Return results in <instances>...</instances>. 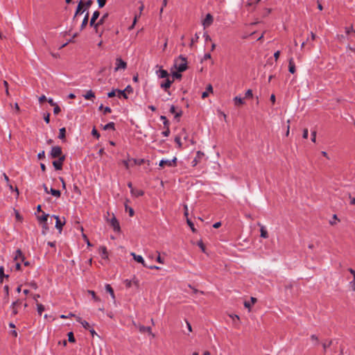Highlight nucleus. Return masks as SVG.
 Returning a JSON list of instances; mask_svg holds the SVG:
<instances>
[{
  "label": "nucleus",
  "mask_w": 355,
  "mask_h": 355,
  "mask_svg": "<svg viewBox=\"0 0 355 355\" xmlns=\"http://www.w3.org/2000/svg\"><path fill=\"white\" fill-rule=\"evenodd\" d=\"M73 191H74L76 193H77V194H78V195H80V194H81V191H80V189L78 188V187L77 185H76V184H74V185H73Z\"/></svg>",
  "instance_id": "obj_59"
},
{
  "label": "nucleus",
  "mask_w": 355,
  "mask_h": 355,
  "mask_svg": "<svg viewBox=\"0 0 355 355\" xmlns=\"http://www.w3.org/2000/svg\"><path fill=\"white\" fill-rule=\"evenodd\" d=\"M130 193L132 196H133L135 197H140V196H144V192L142 190L137 189L135 188V189H132L130 190Z\"/></svg>",
  "instance_id": "obj_17"
},
{
  "label": "nucleus",
  "mask_w": 355,
  "mask_h": 355,
  "mask_svg": "<svg viewBox=\"0 0 355 355\" xmlns=\"http://www.w3.org/2000/svg\"><path fill=\"white\" fill-rule=\"evenodd\" d=\"M92 3H93V1H92V0H87V1L85 3V4H84V6H85V10H86L87 9H88V8L91 6V5H92Z\"/></svg>",
  "instance_id": "obj_58"
},
{
  "label": "nucleus",
  "mask_w": 355,
  "mask_h": 355,
  "mask_svg": "<svg viewBox=\"0 0 355 355\" xmlns=\"http://www.w3.org/2000/svg\"><path fill=\"white\" fill-rule=\"evenodd\" d=\"M331 340L327 341L322 343V347L324 352H326L327 349L331 345Z\"/></svg>",
  "instance_id": "obj_47"
},
{
  "label": "nucleus",
  "mask_w": 355,
  "mask_h": 355,
  "mask_svg": "<svg viewBox=\"0 0 355 355\" xmlns=\"http://www.w3.org/2000/svg\"><path fill=\"white\" fill-rule=\"evenodd\" d=\"M111 112H112V109L110 107L106 106L103 108V114H104L111 113Z\"/></svg>",
  "instance_id": "obj_61"
},
{
  "label": "nucleus",
  "mask_w": 355,
  "mask_h": 355,
  "mask_svg": "<svg viewBox=\"0 0 355 355\" xmlns=\"http://www.w3.org/2000/svg\"><path fill=\"white\" fill-rule=\"evenodd\" d=\"M124 283L125 284L126 288H130L132 284H135L136 286L139 285V281L135 277H134L132 279H125L124 281Z\"/></svg>",
  "instance_id": "obj_13"
},
{
  "label": "nucleus",
  "mask_w": 355,
  "mask_h": 355,
  "mask_svg": "<svg viewBox=\"0 0 355 355\" xmlns=\"http://www.w3.org/2000/svg\"><path fill=\"white\" fill-rule=\"evenodd\" d=\"M130 255L132 257L134 260H135L138 263H141L144 267L147 266V264L146 263L144 259L141 255L137 254L135 252H131Z\"/></svg>",
  "instance_id": "obj_10"
},
{
  "label": "nucleus",
  "mask_w": 355,
  "mask_h": 355,
  "mask_svg": "<svg viewBox=\"0 0 355 355\" xmlns=\"http://www.w3.org/2000/svg\"><path fill=\"white\" fill-rule=\"evenodd\" d=\"M89 295H92V299L95 301V302H100L101 301V299L96 296L95 292L94 291H92V290H88L87 291Z\"/></svg>",
  "instance_id": "obj_35"
},
{
  "label": "nucleus",
  "mask_w": 355,
  "mask_h": 355,
  "mask_svg": "<svg viewBox=\"0 0 355 355\" xmlns=\"http://www.w3.org/2000/svg\"><path fill=\"white\" fill-rule=\"evenodd\" d=\"M44 121H45L46 123H49V122H50V114L47 113V114L44 116Z\"/></svg>",
  "instance_id": "obj_63"
},
{
  "label": "nucleus",
  "mask_w": 355,
  "mask_h": 355,
  "mask_svg": "<svg viewBox=\"0 0 355 355\" xmlns=\"http://www.w3.org/2000/svg\"><path fill=\"white\" fill-rule=\"evenodd\" d=\"M17 303V301L13 302L11 304V308H12V314L13 315H16L18 313L17 310L15 308V306Z\"/></svg>",
  "instance_id": "obj_57"
},
{
  "label": "nucleus",
  "mask_w": 355,
  "mask_h": 355,
  "mask_svg": "<svg viewBox=\"0 0 355 355\" xmlns=\"http://www.w3.org/2000/svg\"><path fill=\"white\" fill-rule=\"evenodd\" d=\"M37 311L38 314L41 315L44 311V306L42 304H37Z\"/></svg>",
  "instance_id": "obj_38"
},
{
  "label": "nucleus",
  "mask_w": 355,
  "mask_h": 355,
  "mask_svg": "<svg viewBox=\"0 0 355 355\" xmlns=\"http://www.w3.org/2000/svg\"><path fill=\"white\" fill-rule=\"evenodd\" d=\"M352 32L355 34V31H354L353 26H349V27H345V33L347 35L349 34Z\"/></svg>",
  "instance_id": "obj_50"
},
{
  "label": "nucleus",
  "mask_w": 355,
  "mask_h": 355,
  "mask_svg": "<svg viewBox=\"0 0 355 355\" xmlns=\"http://www.w3.org/2000/svg\"><path fill=\"white\" fill-rule=\"evenodd\" d=\"M165 130L162 132V135L164 136V137H168L169 135H170V129H169V127H166L164 128Z\"/></svg>",
  "instance_id": "obj_46"
},
{
  "label": "nucleus",
  "mask_w": 355,
  "mask_h": 355,
  "mask_svg": "<svg viewBox=\"0 0 355 355\" xmlns=\"http://www.w3.org/2000/svg\"><path fill=\"white\" fill-rule=\"evenodd\" d=\"M252 96H253V94H252V89H249L245 92V98H251V97H252Z\"/></svg>",
  "instance_id": "obj_53"
},
{
  "label": "nucleus",
  "mask_w": 355,
  "mask_h": 355,
  "mask_svg": "<svg viewBox=\"0 0 355 355\" xmlns=\"http://www.w3.org/2000/svg\"><path fill=\"white\" fill-rule=\"evenodd\" d=\"M250 300H251V302L245 301L244 302V306L245 308L250 309L252 304H254L257 302V298H255L254 297H251Z\"/></svg>",
  "instance_id": "obj_22"
},
{
  "label": "nucleus",
  "mask_w": 355,
  "mask_h": 355,
  "mask_svg": "<svg viewBox=\"0 0 355 355\" xmlns=\"http://www.w3.org/2000/svg\"><path fill=\"white\" fill-rule=\"evenodd\" d=\"M177 162V158L174 157L172 159H162L159 161V166L160 167H168L175 166Z\"/></svg>",
  "instance_id": "obj_2"
},
{
  "label": "nucleus",
  "mask_w": 355,
  "mask_h": 355,
  "mask_svg": "<svg viewBox=\"0 0 355 355\" xmlns=\"http://www.w3.org/2000/svg\"><path fill=\"white\" fill-rule=\"evenodd\" d=\"M213 92V87L211 84L207 86L206 91L202 93V98H205L209 96V94Z\"/></svg>",
  "instance_id": "obj_19"
},
{
  "label": "nucleus",
  "mask_w": 355,
  "mask_h": 355,
  "mask_svg": "<svg viewBox=\"0 0 355 355\" xmlns=\"http://www.w3.org/2000/svg\"><path fill=\"white\" fill-rule=\"evenodd\" d=\"M288 71L291 73H294L296 71L294 59L293 58L288 60Z\"/></svg>",
  "instance_id": "obj_15"
},
{
  "label": "nucleus",
  "mask_w": 355,
  "mask_h": 355,
  "mask_svg": "<svg viewBox=\"0 0 355 355\" xmlns=\"http://www.w3.org/2000/svg\"><path fill=\"white\" fill-rule=\"evenodd\" d=\"M62 164L59 160H54L53 162V166L55 170H61L62 168Z\"/></svg>",
  "instance_id": "obj_25"
},
{
  "label": "nucleus",
  "mask_w": 355,
  "mask_h": 355,
  "mask_svg": "<svg viewBox=\"0 0 355 355\" xmlns=\"http://www.w3.org/2000/svg\"><path fill=\"white\" fill-rule=\"evenodd\" d=\"M67 336H68V340H69V342H70V343H74L75 342V338H74V336H73V333L72 331H69L67 334Z\"/></svg>",
  "instance_id": "obj_42"
},
{
  "label": "nucleus",
  "mask_w": 355,
  "mask_h": 355,
  "mask_svg": "<svg viewBox=\"0 0 355 355\" xmlns=\"http://www.w3.org/2000/svg\"><path fill=\"white\" fill-rule=\"evenodd\" d=\"M311 339L312 340V341L313 342V344L315 345H318V343H319L318 338L315 335H314V334L311 335Z\"/></svg>",
  "instance_id": "obj_48"
},
{
  "label": "nucleus",
  "mask_w": 355,
  "mask_h": 355,
  "mask_svg": "<svg viewBox=\"0 0 355 355\" xmlns=\"http://www.w3.org/2000/svg\"><path fill=\"white\" fill-rule=\"evenodd\" d=\"M139 331L141 333L148 332L149 334H151V327H150L140 325L139 327Z\"/></svg>",
  "instance_id": "obj_27"
},
{
  "label": "nucleus",
  "mask_w": 355,
  "mask_h": 355,
  "mask_svg": "<svg viewBox=\"0 0 355 355\" xmlns=\"http://www.w3.org/2000/svg\"><path fill=\"white\" fill-rule=\"evenodd\" d=\"M97 2L98 4V7L101 8L105 6L106 3V0H97Z\"/></svg>",
  "instance_id": "obj_56"
},
{
  "label": "nucleus",
  "mask_w": 355,
  "mask_h": 355,
  "mask_svg": "<svg viewBox=\"0 0 355 355\" xmlns=\"http://www.w3.org/2000/svg\"><path fill=\"white\" fill-rule=\"evenodd\" d=\"M65 135H66V129H65V128H60L59 130L58 138L60 139H65Z\"/></svg>",
  "instance_id": "obj_34"
},
{
  "label": "nucleus",
  "mask_w": 355,
  "mask_h": 355,
  "mask_svg": "<svg viewBox=\"0 0 355 355\" xmlns=\"http://www.w3.org/2000/svg\"><path fill=\"white\" fill-rule=\"evenodd\" d=\"M173 83V80H171L170 79H168V78H166V79L165 80L164 82H162L161 84H160V87L164 89L165 91L167 90V89H168L171 84Z\"/></svg>",
  "instance_id": "obj_16"
},
{
  "label": "nucleus",
  "mask_w": 355,
  "mask_h": 355,
  "mask_svg": "<svg viewBox=\"0 0 355 355\" xmlns=\"http://www.w3.org/2000/svg\"><path fill=\"white\" fill-rule=\"evenodd\" d=\"M45 157V152L44 150H42L41 152H40L38 154H37V158L39 159H42Z\"/></svg>",
  "instance_id": "obj_60"
},
{
  "label": "nucleus",
  "mask_w": 355,
  "mask_h": 355,
  "mask_svg": "<svg viewBox=\"0 0 355 355\" xmlns=\"http://www.w3.org/2000/svg\"><path fill=\"white\" fill-rule=\"evenodd\" d=\"M49 230V227H48V225L46 223H44V224L42 225V234H46V232Z\"/></svg>",
  "instance_id": "obj_49"
},
{
  "label": "nucleus",
  "mask_w": 355,
  "mask_h": 355,
  "mask_svg": "<svg viewBox=\"0 0 355 355\" xmlns=\"http://www.w3.org/2000/svg\"><path fill=\"white\" fill-rule=\"evenodd\" d=\"M110 224L112 227L114 232L118 233L120 232L121 227L119 222L114 216H113V217L110 220Z\"/></svg>",
  "instance_id": "obj_7"
},
{
  "label": "nucleus",
  "mask_w": 355,
  "mask_h": 355,
  "mask_svg": "<svg viewBox=\"0 0 355 355\" xmlns=\"http://www.w3.org/2000/svg\"><path fill=\"white\" fill-rule=\"evenodd\" d=\"M127 68V63L122 60L121 58H117L116 59L114 71H117L120 69H125Z\"/></svg>",
  "instance_id": "obj_6"
},
{
  "label": "nucleus",
  "mask_w": 355,
  "mask_h": 355,
  "mask_svg": "<svg viewBox=\"0 0 355 355\" xmlns=\"http://www.w3.org/2000/svg\"><path fill=\"white\" fill-rule=\"evenodd\" d=\"M204 155V153L200 150L197 151L195 158L191 161V166L193 167L196 166Z\"/></svg>",
  "instance_id": "obj_9"
},
{
  "label": "nucleus",
  "mask_w": 355,
  "mask_h": 355,
  "mask_svg": "<svg viewBox=\"0 0 355 355\" xmlns=\"http://www.w3.org/2000/svg\"><path fill=\"white\" fill-rule=\"evenodd\" d=\"M174 140H175V143L177 144V145H178V148H182V142H181V138H180V136H176V137H175V139H174Z\"/></svg>",
  "instance_id": "obj_39"
},
{
  "label": "nucleus",
  "mask_w": 355,
  "mask_h": 355,
  "mask_svg": "<svg viewBox=\"0 0 355 355\" xmlns=\"http://www.w3.org/2000/svg\"><path fill=\"white\" fill-rule=\"evenodd\" d=\"M116 95V89H113L111 92L107 93V97L112 98Z\"/></svg>",
  "instance_id": "obj_51"
},
{
  "label": "nucleus",
  "mask_w": 355,
  "mask_h": 355,
  "mask_svg": "<svg viewBox=\"0 0 355 355\" xmlns=\"http://www.w3.org/2000/svg\"><path fill=\"white\" fill-rule=\"evenodd\" d=\"M53 113L55 114H58L61 111V109L60 107L58 105H55V106H53Z\"/></svg>",
  "instance_id": "obj_55"
},
{
  "label": "nucleus",
  "mask_w": 355,
  "mask_h": 355,
  "mask_svg": "<svg viewBox=\"0 0 355 355\" xmlns=\"http://www.w3.org/2000/svg\"><path fill=\"white\" fill-rule=\"evenodd\" d=\"M51 218L55 219V228L58 230L59 233L62 232V227L65 225V218H63V221H62L60 217L57 215H52Z\"/></svg>",
  "instance_id": "obj_3"
},
{
  "label": "nucleus",
  "mask_w": 355,
  "mask_h": 355,
  "mask_svg": "<svg viewBox=\"0 0 355 355\" xmlns=\"http://www.w3.org/2000/svg\"><path fill=\"white\" fill-rule=\"evenodd\" d=\"M88 19H89V12H87L86 13V15H85L84 19H83V20L82 21V24H81V26H80V29L81 30L85 28V27L87 26V24L88 23Z\"/></svg>",
  "instance_id": "obj_23"
},
{
  "label": "nucleus",
  "mask_w": 355,
  "mask_h": 355,
  "mask_svg": "<svg viewBox=\"0 0 355 355\" xmlns=\"http://www.w3.org/2000/svg\"><path fill=\"white\" fill-rule=\"evenodd\" d=\"M105 290H106L107 292H108L110 294L112 297L113 299H114L115 296H114V290H113V288H112V286L110 284H106L105 285Z\"/></svg>",
  "instance_id": "obj_33"
},
{
  "label": "nucleus",
  "mask_w": 355,
  "mask_h": 355,
  "mask_svg": "<svg viewBox=\"0 0 355 355\" xmlns=\"http://www.w3.org/2000/svg\"><path fill=\"white\" fill-rule=\"evenodd\" d=\"M108 17V13H105L101 17V19L96 22V26H100L101 25H102L105 19L107 18Z\"/></svg>",
  "instance_id": "obj_24"
},
{
  "label": "nucleus",
  "mask_w": 355,
  "mask_h": 355,
  "mask_svg": "<svg viewBox=\"0 0 355 355\" xmlns=\"http://www.w3.org/2000/svg\"><path fill=\"white\" fill-rule=\"evenodd\" d=\"M92 135L98 139L100 137V134L98 132V131L96 130V128H93L92 130Z\"/></svg>",
  "instance_id": "obj_54"
},
{
  "label": "nucleus",
  "mask_w": 355,
  "mask_h": 355,
  "mask_svg": "<svg viewBox=\"0 0 355 355\" xmlns=\"http://www.w3.org/2000/svg\"><path fill=\"white\" fill-rule=\"evenodd\" d=\"M132 160L133 161L134 164H137V165H141L144 162V159H132Z\"/></svg>",
  "instance_id": "obj_52"
},
{
  "label": "nucleus",
  "mask_w": 355,
  "mask_h": 355,
  "mask_svg": "<svg viewBox=\"0 0 355 355\" xmlns=\"http://www.w3.org/2000/svg\"><path fill=\"white\" fill-rule=\"evenodd\" d=\"M156 74L159 78H165L168 76V73L166 70L162 68L156 71Z\"/></svg>",
  "instance_id": "obj_14"
},
{
  "label": "nucleus",
  "mask_w": 355,
  "mask_h": 355,
  "mask_svg": "<svg viewBox=\"0 0 355 355\" xmlns=\"http://www.w3.org/2000/svg\"><path fill=\"white\" fill-rule=\"evenodd\" d=\"M175 105H172L170 107V112L175 114V118H179L182 115V111L176 112Z\"/></svg>",
  "instance_id": "obj_21"
},
{
  "label": "nucleus",
  "mask_w": 355,
  "mask_h": 355,
  "mask_svg": "<svg viewBox=\"0 0 355 355\" xmlns=\"http://www.w3.org/2000/svg\"><path fill=\"white\" fill-rule=\"evenodd\" d=\"M261 0H248L247 4L249 6H255Z\"/></svg>",
  "instance_id": "obj_41"
},
{
  "label": "nucleus",
  "mask_w": 355,
  "mask_h": 355,
  "mask_svg": "<svg viewBox=\"0 0 355 355\" xmlns=\"http://www.w3.org/2000/svg\"><path fill=\"white\" fill-rule=\"evenodd\" d=\"M349 286L353 291H355V280H352L349 282Z\"/></svg>",
  "instance_id": "obj_64"
},
{
  "label": "nucleus",
  "mask_w": 355,
  "mask_h": 355,
  "mask_svg": "<svg viewBox=\"0 0 355 355\" xmlns=\"http://www.w3.org/2000/svg\"><path fill=\"white\" fill-rule=\"evenodd\" d=\"M125 210L127 211H128L130 216L132 217V216H134L135 211H134V209L132 207H128V205H125Z\"/></svg>",
  "instance_id": "obj_44"
},
{
  "label": "nucleus",
  "mask_w": 355,
  "mask_h": 355,
  "mask_svg": "<svg viewBox=\"0 0 355 355\" xmlns=\"http://www.w3.org/2000/svg\"><path fill=\"white\" fill-rule=\"evenodd\" d=\"M260 232H261V237L264 238V239H266L268 237V232L263 226L261 227Z\"/></svg>",
  "instance_id": "obj_36"
},
{
  "label": "nucleus",
  "mask_w": 355,
  "mask_h": 355,
  "mask_svg": "<svg viewBox=\"0 0 355 355\" xmlns=\"http://www.w3.org/2000/svg\"><path fill=\"white\" fill-rule=\"evenodd\" d=\"M187 222L188 225L191 227L192 232H196V229L194 227L193 223L191 220H189L188 218L187 219Z\"/></svg>",
  "instance_id": "obj_45"
},
{
  "label": "nucleus",
  "mask_w": 355,
  "mask_h": 355,
  "mask_svg": "<svg viewBox=\"0 0 355 355\" xmlns=\"http://www.w3.org/2000/svg\"><path fill=\"white\" fill-rule=\"evenodd\" d=\"M83 96L85 100H93L95 98V94L92 90H88L85 94H83Z\"/></svg>",
  "instance_id": "obj_18"
},
{
  "label": "nucleus",
  "mask_w": 355,
  "mask_h": 355,
  "mask_svg": "<svg viewBox=\"0 0 355 355\" xmlns=\"http://www.w3.org/2000/svg\"><path fill=\"white\" fill-rule=\"evenodd\" d=\"M308 137H309V131H308V129L305 128L303 130L302 137L304 139H307Z\"/></svg>",
  "instance_id": "obj_62"
},
{
  "label": "nucleus",
  "mask_w": 355,
  "mask_h": 355,
  "mask_svg": "<svg viewBox=\"0 0 355 355\" xmlns=\"http://www.w3.org/2000/svg\"><path fill=\"white\" fill-rule=\"evenodd\" d=\"M101 257H102V258H103V259L107 258V248L105 247H101Z\"/></svg>",
  "instance_id": "obj_40"
},
{
  "label": "nucleus",
  "mask_w": 355,
  "mask_h": 355,
  "mask_svg": "<svg viewBox=\"0 0 355 355\" xmlns=\"http://www.w3.org/2000/svg\"><path fill=\"white\" fill-rule=\"evenodd\" d=\"M233 101L234 102L235 105H236V106L241 105L245 103L243 98H242L241 97L238 96H235L234 98Z\"/></svg>",
  "instance_id": "obj_20"
},
{
  "label": "nucleus",
  "mask_w": 355,
  "mask_h": 355,
  "mask_svg": "<svg viewBox=\"0 0 355 355\" xmlns=\"http://www.w3.org/2000/svg\"><path fill=\"white\" fill-rule=\"evenodd\" d=\"M49 216V214H45L44 212H43L42 216H38L37 218L40 222L46 223L47 221Z\"/></svg>",
  "instance_id": "obj_32"
},
{
  "label": "nucleus",
  "mask_w": 355,
  "mask_h": 355,
  "mask_svg": "<svg viewBox=\"0 0 355 355\" xmlns=\"http://www.w3.org/2000/svg\"><path fill=\"white\" fill-rule=\"evenodd\" d=\"M175 68L177 69L178 71H179V72L184 71L187 68V58L185 57H184L183 55H180L179 56L178 60H177L175 61Z\"/></svg>",
  "instance_id": "obj_1"
},
{
  "label": "nucleus",
  "mask_w": 355,
  "mask_h": 355,
  "mask_svg": "<svg viewBox=\"0 0 355 355\" xmlns=\"http://www.w3.org/2000/svg\"><path fill=\"white\" fill-rule=\"evenodd\" d=\"M62 154V148L60 146H53L49 152V156L51 158H57Z\"/></svg>",
  "instance_id": "obj_4"
},
{
  "label": "nucleus",
  "mask_w": 355,
  "mask_h": 355,
  "mask_svg": "<svg viewBox=\"0 0 355 355\" xmlns=\"http://www.w3.org/2000/svg\"><path fill=\"white\" fill-rule=\"evenodd\" d=\"M84 6V3H83V0H80L78 4V6H77V8H76V12H75V15L73 17V20L74 21L76 16L79 14H83L85 10H83V7Z\"/></svg>",
  "instance_id": "obj_12"
},
{
  "label": "nucleus",
  "mask_w": 355,
  "mask_h": 355,
  "mask_svg": "<svg viewBox=\"0 0 355 355\" xmlns=\"http://www.w3.org/2000/svg\"><path fill=\"white\" fill-rule=\"evenodd\" d=\"M8 278V275L4 274V268L2 266H0V283L3 282V278Z\"/></svg>",
  "instance_id": "obj_29"
},
{
  "label": "nucleus",
  "mask_w": 355,
  "mask_h": 355,
  "mask_svg": "<svg viewBox=\"0 0 355 355\" xmlns=\"http://www.w3.org/2000/svg\"><path fill=\"white\" fill-rule=\"evenodd\" d=\"M19 259L24 263V265L25 266H29L31 265V263L28 261H25V257H24V255L23 254L22 252H21V250L18 249V250H17L15 251L14 259L15 260H18Z\"/></svg>",
  "instance_id": "obj_5"
},
{
  "label": "nucleus",
  "mask_w": 355,
  "mask_h": 355,
  "mask_svg": "<svg viewBox=\"0 0 355 355\" xmlns=\"http://www.w3.org/2000/svg\"><path fill=\"white\" fill-rule=\"evenodd\" d=\"M144 6L143 3L141 4V6L139 7V14L138 15H135V18H134V21H133V24L132 25V28L135 24H136L137 22V18L140 17V15H141V12H142V10H144Z\"/></svg>",
  "instance_id": "obj_30"
},
{
  "label": "nucleus",
  "mask_w": 355,
  "mask_h": 355,
  "mask_svg": "<svg viewBox=\"0 0 355 355\" xmlns=\"http://www.w3.org/2000/svg\"><path fill=\"white\" fill-rule=\"evenodd\" d=\"M77 321L79 322L85 329H87L89 327V323L85 320H82L80 318H79Z\"/></svg>",
  "instance_id": "obj_43"
},
{
  "label": "nucleus",
  "mask_w": 355,
  "mask_h": 355,
  "mask_svg": "<svg viewBox=\"0 0 355 355\" xmlns=\"http://www.w3.org/2000/svg\"><path fill=\"white\" fill-rule=\"evenodd\" d=\"M115 129V124L114 122H110L104 125L103 130H114Z\"/></svg>",
  "instance_id": "obj_31"
},
{
  "label": "nucleus",
  "mask_w": 355,
  "mask_h": 355,
  "mask_svg": "<svg viewBox=\"0 0 355 355\" xmlns=\"http://www.w3.org/2000/svg\"><path fill=\"white\" fill-rule=\"evenodd\" d=\"M160 120L162 121L164 127H169L170 123L169 121L167 119V118L165 116H161Z\"/></svg>",
  "instance_id": "obj_37"
},
{
  "label": "nucleus",
  "mask_w": 355,
  "mask_h": 355,
  "mask_svg": "<svg viewBox=\"0 0 355 355\" xmlns=\"http://www.w3.org/2000/svg\"><path fill=\"white\" fill-rule=\"evenodd\" d=\"M213 16L210 13H208L202 21V25L205 28L208 27L213 23Z\"/></svg>",
  "instance_id": "obj_11"
},
{
  "label": "nucleus",
  "mask_w": 355,
  "mask_h": 355,
  "mask_svg": "<svg viewBox=\"0 0 355 355\" xmlns=\"http://www.w3.org/2000/svg\"><path fill=\"white\" fill-rule=\"evenodd\" d=\"M99 15H100L99 11H98V10L94 11L93 12V15H92V18L89 21V25L92 27H94L95 29L98 28V26H96V21L98 18Z\"/></svg>",
  "instance_id": "obj_8"
},
{
  "label": "nucleus",
  "mask_w": 355,
  "mask_h": 355,
  "mask_svg": "<svg viewBox=\"0 0 355 355\" xmlns=\"http://www.w3.org/2000/svg\"><path fill=\"white\" fill-rule=\"evenodd\" d=\"M49 193H51L52 196H53L56 198H60V195H61V193L59 190H57V189H55L53 188L50 189Z\"/></svg>",
  "instance_id": "obj_28"
},
{
  "label": "nucleus",
  "mask_w": 355,
  "mask_h": 355,
  "mask_svg": "<svg viewBox=\"0 0 355 355\" xmlns=\"http://www.w3.org/2000/svg\"><path fill=\"white\" fill-rule=\"evenodd\" d=\"M116 93H117L118 98H121V97H123L125 99L128 98V96H127L125 90H121V89H116Z\"/></svg>",
  "instance_id": "obj_26"
}]
</instances>
